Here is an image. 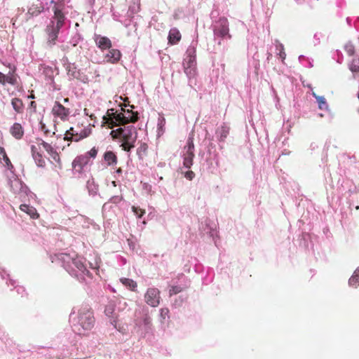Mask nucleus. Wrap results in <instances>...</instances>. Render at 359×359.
<instances>
[{
	"mask_svg": "<svg viewBox=\"0 0 359 359\" xmlns=\"http://www.w3.org/2000/svg\"><path fill=\"white\" fill-rule=\"evenodd\" d=\"M50 259L53 263L60 264L69 275L76 278L79 281H84L86 277L90 276L83 259L75 252L55 254L50 256Z\"/></svg>",
	"mask_w": 359,
	"mask_h": 359,
	"instance_id": "1",
	"label": "nucleus"
},
{
	"mask_svg": "<svg viewBox=\"0 0 359 359\" xmlns=\"http://www.w3.org/2000/svg\"><path fill=\"white\" fill-rule=\"evenodd\" d=\"M69 322L75 334L88 336L95 326V318L92 309L85 305L72 309L69 315Z\"/></svg>",
	"mask_w": 359,
	"mask_h": 359,
	"instance_id": "2",
	"label": "nucleus"
},
{
	"mask_svg": "<svg viewBox=\"0 0 359 359\" xmlns=\"http://www.w3.org/2000/svg\"><path fill=\"white\" fill-rule=\"evenodd\" d=\"M50 4L53 5L52 8L53 16L46 27V32L47 34V44L52 47L56 44L59 32L65 24L66 16L63 11L65 4L62 1L51 0Z\"/></svg>",
	"mask_w": 359,
	"mask_h": 359,
	"instance_id": "3",
	"label": "nucleus"
},
{
	"mask_svg": "<svg viewBox=\"0 0 359 359\" xmlns=\"http://www.w3.org/2000/svg\"><path fill=\"white\" fill-rule=\"evenodd\" d=\"M138 119V114L130 109H121V111L108 109L107 114L102 117V126L113 128L118 126H124L135 123Z\"/></svg>",
	"mask_w": 359,
	"mask_h": 359,
	"instance_id": "4",
	"label": "nucleus"
},
{
	"mask_svg": "<svg viewBox=\"0 0 359 359\" xmlns=\"http://www.w3.org/2000/svg\"><path fill=\"white\" fill-rule=\"evenodd\" d=\"M120 127L116 130H112L110 135L113 140L120 143V147L123 150L129 152L135 147V143L137 140V133L133 126Z\"/></svg>",
	"mask_w": 359,
	"mask_h": 359,
	"instance_id": "5",
	"label": "nucleus"
},
{
	"mask_svg": "<svg viewBox=\"0 0 359 359\" xmlns=\"http://www.w3.org/2000/svg\"><path fill=\"white\" fill-rule=\"evenodd\" d=\"M134 324V330L140 337L144 338L152 333V320L147 306L135 310Z\"/></svg>",
	"mask_w": 359,
	"mask_h": 359,
	"instance_id": "6",
	"label": "nucleus"
},
{
	"mask_svg": "<svg viewBox=\"0 0 359 359\" xmlns=\"http://www.w3.org/2000/svg\"><path fill=\"white\" fill-rule=\"evenodd\" d=\"M214 33V39L219 40L218 43L221 44L222 39H228L231 38L229 34V22L224 18H219L212 24Z\"/></svg>",
	"mask_w": 359,
	"mask_h": 359,
	"instance_id": "7",
	"label": "nucleus"
},
{
	"mask_svg": "<svg viewBox=\"0 0 359 359\" xmlns=\"http://www.w3.org/2000/svg\"><path fill=\"white\" fill-rule=\"evenodd\" d=\"M92 132V129L89 126L81 127L76 126V127L71 128L67 131L65 139L78 142L85 137H88Z\"/></svg>",
	"mask_w": 359,
	"mask_h": 359,
	"instance_id": "8",
	"label": "nucleus"
},
{
	"mask_svg": "<svg viewBox=\"0 0 359 359\" xmlns=\"http://www.w3.org/2000/svg\"><path fill=\"white\" fill-rule=\"evenodd\" d=\"M9 184L13 192L18 194L21 198L32 196V194L30 192L28 187L20 180L15 176H13L9 179Z\"/></svg>",
	"mask_w": 359,
	"mask_h": 359,
	"instance_id": "9",
	"label": "nucleus"
},
{
	"mask_svg": "<svg viewBox=\"0 0 359 359\" xmlns=\"http://www.w3.org/2000/svg\"><path fill=\"white\" fill-rule=\"evenodd\" d=\"M183 158V165L186 168H190L193 165V158L194 157V144L192 137H189L186 145L182 151Z\"/></svg>",
	"mask_w": 359,
	"mask_h": 359,
	"instance_id": "10",
	"label": "nucleus"
},
{
	"mask_svg": "<svg viewBox=\"0 0 359 359\" xmlns=\"http://www.w3.org/2000/svg\"><path fill=\"white\" fill-rule=\"evenodd\" d=\"M145 302L151 307H157L160 304V291L156 287H149L144 294Z\"/></svg>",
	"mask_w": 359,
	"mask_h": 359,
	"instance_id": "11",
	"label": "nucleus"
},
{
	"mask_svg": "<svg viewBox=\"0 0 359 359\" xmlns=\"http://www.w3.org/2000/svg\"><path fill=\"white\" fill-rule=\"evenodd\" d=\"M55 118H59L62 121H67L70 114V109L65 107L59 102H55L51 111Z\"/></svg>",
	"mask_w": 359,
	"mask_h": 359,
	"instance_id": "12",
	"label": "nucleus"
},
{
	"mask_svg": "<svg viewBox=\"0 0 359 359\" xmlns=\"http://www.w3.org/2000/svg\"><path fill=\"white\" fill-rule=\"evenodd\" d=\"M105 50L106 53L103 54L104 62L115 64L120 60L121 53L119 50L110 48Z\"/></svg>",
	"mask_w": 359,
	"mask_h": 359,
	"instance_id": "13",
	"label": "nucleus"
},
{
	"mask_svg": "<svg viewBox=\"0 0 359 359\" xmlns=\"http://www.w3.org/2000/svg\"><path fill=\"white\" fill-rule=\"evenodd\" d=\"M31 151L36 165L43 168L46 165V161L41 153V144L32 145Z\"/></svg>",
	"mask_w": 359,
	"mask_h": 359,
	"instance_id": "14",
	"label": "nucleus"
},
{
	"mask_svg": "<svg viewBox=\"0 0 359 359\" xmlns=\"http://www.w3.org/2000/svg\"><path fill=\"white\" fill-rule=\"evenodd\" d=\"M183 66L184 73L191 81L196 75V62L184 60Z\"/></svg>",
	"mask_w": 359,
	"mask_h": 359,
	"instance_id": "15",
	"label": "nucleus"
},
{
	"mask_svg": "<svg viewBox=\"0 0 359 359\" xmlns=\"http://www.w3.org/2000/svg\"><path fill=\"white\" fill-rule=\"evenodd\" d=\"M94 40L97 46L104 52L111 47V42L110 39L106 36H103L99 34H95Z\"/></svg>",
	"mask_w": 359,
	"mask_h": 359,
	"instance_id": "16",
	"label": "nucleus"
},
{
	"mask_svg": "<svg viewBox=\"0 0 359 359\" xmlns=\"http://www.w3.org/2000/svg\"><path fill=\"white\" fill-rule=\"evenodd\" d=\"M90 158L84 154L77 156L72 162L73 168L76 170H81L83 166L86 165L90 162Z\"/></svg>",
	"mask_w": 359,
	"mask_h": 359,
	"instance_id": "17",
	"label": "nucleus"
},
{
	"mask_svg": "<svg viewBox=\"0 0 359 359\" xmlns=\"http://www.w3.org/2000/svg\"><path fill=\"white\" fill-rule=\"evenodd\" d=\"M208 156L206 158V163L209 169H215L219 164V156L216 151H211L208 149Z\"/></svg>",
	"mask_w": 359,
	"mask_h": 359,
	"instance_id": "18",
	"label": "nucleus"
},
{
	"mask_svg": "<svg viewBox=\"0 0 359 359\" xmlns=\"http://www.w3.org/2000/svg\"><path fill=\"white\" fill-rule=\"evenodd\" d=\"M37 144H41V147H42L55 161H60V157L57 152L50 144L44 142L43 140H40Z\"/></svg>",
	"mask_w": 359,
	"mask_h": 359,
	"instance_id": "19",
	"label": "nucleus"
},
{
	"mask_svg": "<svg viewBox=\"0 0 359 359\" xmlns=\"http://www.w3.org/2000/svg\"><path fill=\"white\" fill-rule=\"evenodd\" d=\"M196 46H197V41H192V42L191 43L190 46L188 47V48L186 51V55H185V57L184 58V60L196 62Z\"/></svg>",
	"mask_w": 359,
	"mask_h": 359,
	"instance_id": "20",
	"label": "nucleus"
},
{
	"mask_svg": "<svg viewBox=\"0 0 359 359\" xmlns=\"http://www.w3.org/2000/svg\"><path fill=\"white\" fill-rule=\"evenodd\" d=\"M229 133V128L226 125L223 124L221 126L218 127L216 130V137L217 140L219 142H224Z\"/></svg>",
	"mask_w": 359,
	"mask_h": 359,
	"instance_id": "21",
	"label": "nucleus"
},
{
	"mask_svg": "<svg viewBox=\"0 0 359 359\" xmlns=\"http://www.w3.org/2000/svg\"><path fill=\"white\" fill-rule=\"evenodd\" d=\"M103 158L108 166H114L117 164V156L112 151H107L104 152Z\"/></svg>",
	"mask_w": 359,
	"mask_h": 359,
	"instance_id": "22",
	"label": "nucleus"
},
{
	"mask_svg": "<svg viewBox=\"0 0 359 359\" xmlns=\"http://www.w3.org/2000/svg\"><path fill=\"white\" fill-rule=\"evenodd\" d=\"M11 135L17 140H20L24 135L22 126L19 123H15L10 129Z\"/></svg>",
	"mask_w": 359,
	"mask_h": 359,
	"instance_id": "23",
	"label": "nucleus"
},
{
	"mask_svg": "<svg viewBox=\"0 0 359 359\" xmlns=\"http://www.w3.org/2000/svg\"><path fill=\"white\" fill-rule=\"evenodd\" d=\"M119 280L121 284L128 290L133 292H135L137 290V284L133 279L128 278H121Z\"/></svg>",
	"mask_w": 359,
	"mask_h": 359,
	"instance_id": "24",
	"label": "nucleus"
},
{
	"mask_svg": "<svg viewBox=\"0 0 359 359\" xmlns=\"http://www.w3.org/2000/svg\"><path fill=\"white\" fill-rule=\"evenodd\" d=\"M20 208L22 211L26 212L28 215H29L30 217L32 219H36L39 217L36 208L32 206H30L27 204H22L20 205Z\"/></svg>",
	"mask_w": 359,
	"mask_h": 359,
	"instance_id": "25",
	"label": "nucleus"
},
{
	"mask_svg": "<svg viewBox=\"0 0 359 359\" xmlns=\"http://www.w3.org/2000/svg\"><path fill=\"white\" fill-rule=\"evenodd\" d=\"M181 39V34L179 30L176 28H172L170 30L168 34V41L172 44L177 43Z\"/></svg>",
	"mask_w": 359,
	"mask_h": 359,
	"instance_id": "26",
	"label": "nucleus"
},
{
	"mask_svg": "<svg viewBox=\"0 0 359 359\" xmlns=\"http://www.w3.org/2000/svg\"><path fill=\"white\" fill-rule=\"evenodd\" d=\"M86 187L90 196H95L98 193V185L95 184L93 179H89L86 183Z\"/></svg>",
	"mask_w": 359,
	"mask_h": 359,
	"instance_id": "27",
	"label": "nucleus"
},
{
	"mask_svg": "<svg viewBox=\"0 0 359 359\" xmlns=\"http://www.w3.org/2000/svg\"><path fill=\"white\" fill-rule=\"evenodd\" d=\"M15 81V78L13 74L9 72L8 74H4L0 72V83L2 85H5L6 83L14 84Z\"/></svg>",
	"mask_w": 359,
	"mask_h": 359,
	"instance_id": "28",
	"label": "nucleus"
},
{
	"mask_svg": "<svg viewBox=\"0 0 359 359\" xmlns=\"http://www.w3.org/2000/svg\"><path fill=\"white\" fill-rule=\"evenodd\" d=\"M11 104L13 108V109L17 113H22L24 110V104L22 103V101L19 98H13L11 100Z\"/></svg>",
	"mask_w": 359,
	"mask_h": 359,
	"instance_id": "29",
	"label": "nucleus"
},
{
	"mask_svg": "<svg viewBox=\"0 0 359 359\" xmlns=\"http://www.w3.org/2000/svg\"><path fill=\"white\" fill-rule=\"evenodd\" d=\"M8 285L13 286L14 289L16 290V292L20 294L21 297H23L25 294H26V290L23 286L16 285H15V280L13 279H9L8 281L6 283Z\"/></svg>",
	"mask_w": 359,
	"mask_h": 359,
	"instance_id": "30",
	"label": "nucleus"
},
{
	"mask_svg": "<svg viewBox=\"0 0 359 359\" xmlns=\"http://www.w3.org/2000/svg\"><path fill=\"white\" fill-rule=\"evenodd\" d=\"M3 159L5 163V165L7 168L11 170L13 168V166L6 155V151L4 147H0V160Z\"/></svg>",
	"mask_w": 359,
	"mask_h": 359,
	"instance_id": "31",
	"label": "nucleus"
},
{
	"mask_svg": "<svg viewBox=\"0 0 359 359\" xmlns=\"http://www.w3.org/2000/svg\"><path fill=\"white\" fill-rule=\"evenodd\" d=\"M140 10V4L135 0H130L128 11V15L131 17Z\"/></svg>",
	"mask_w": 359,
	"mask_h": 359,
	"instance_id": "32",
	"label": "nucleus"
},
{
	"mask_svg": "<svg viewBox=\"0 0 359 359\" xmlns=\"http://www.w3.org/2000/svg\"><path fill=\"white\" fill-rule=\"evenodd\" d=\"M348 283L351 286L355 287L359 285V267L356 269L353 276L349 278Z\"/></svg>",
	"mask_w": 359,
	"mask_h": 359,
	"instance_id": "33",
	"label": "nucleus"
},
{
	"mask_svg": "<svg viewBox=\"0 0 359 359\" xmlns=\"http://www.w3.org/2000/svg\"><path fill=\"white\" fill-rule=\"evenodd\" d=\"M312 95L316 99L318 107L320 109H324L327 107L326 100L323 96H319L313 91L312 92Z\"/></svg>",
	"mask_w": 359,
	"mask_h": 359,
	"instance_id": "34",
	"label": "nucleus"
},
{
	"mask_svg": "<svg viewBox=\"0 0 359 359\" xmlns=\"http://www.w3.org/2000/svg\"><path fill=\"white\" fill-rule=\"evenodd\" d=\"M114 312V307L112 305H108L106 306V308L104 309V313L107 316H108L109 318L111 317L112 318H114V317L113 316ZM111 323L112 325H114V326L116 328L115 319H111Z\"/></svg>",
	"mask_w": 359,
	"mask_h": 359,
	"instance_id": "35",
	"label": "nucleus"
},
{
	"mask_svg": "<svg viewBox=\"0 0 359 359\" xmlns=\"http://www.w3.org/2000/svg\"><path fill=\"white\" fill-rule=\"evenodd\" d=\"M159 317L161 323H164L167 318H169V309L168 308H161L159 310Z\"/></svg>",
	"mask_w": 359,
	"mask_h": 359,
	"instance_id": "36",
	"label": "nucleus"
},
{
	"mask_svg": "<svg viewBox=\"0 0 359 359\" xmlns=\"http://www.w3.org/2000/svg\"><path fill=\"white\" fill-rule=\"evenodd\" d=\"M132 210L137 218H141L145 214V210L139 207L133 206Z\"/></svg>",
	"mask_w": 359,
	"mask_h": 359,
	"instance_id": "37",
	"label": "nucleus"
},
{
	"mask_svg": "<svg viewBox=\"0 0 359 359\" xmlns=\"http://www.w3.org/2000/svg\"><path fill=\"white\" fill-rule=\"evenodd\" d=\"M182 290H183V288L180 285L171 286L169 290V294L170 296L173 295V294H177L180 293V292H182Z\"/></svg>",
	"mask_w": 359,
	"mask_h": 359,
	"instance_id": "38",
	"label": "nucleus"
},
{
	"mask_svg": "<svg viewBox=\"0 0 359 359\" xmlns=\"http://www.w3.org/2000/svg\"><path fill=\"white\" fill-rule=\"evenodd\" d=\"M345 50L349 55H353L355 53V47L351 43H347L345 45Z\"/></svg>",
	"mask_w": 359,
	"mask_h": 359,
	"instance_id": "39",
	"label": "nucleus"
},
{
	"mask_svg": "<svg viewBox=\"0 0 359 359\" xmlns=\"http://www.w3.org/2000/svg\"><path fill=\"white\" fill-rule=\"evenodd\" d=\"M114 207V205L112 204L109 201L106 202L102 206V212L103 213L107 212L112 210Z\"/></svg>",
	"mask_w": 359,
	"mask_h": 359,
	"instance_id": "40",
	"label": "nucleus"
},
{
	"mask_svg": "<svg viewBox=\"0 0 359 359\" xmlns=\"http://www.w3.org/2000/svg\"><path fill=\"white\" fill-rule=\"evenodd\" d=\"M86 154L90 159L95 158L97 154V150L93 147L89 151L86 152Z\"/></svg>",
	"mask_w": 359,
	"mask_h": 359,
	"instance_id": "41",
	"label": "nucleus"
},
{
	"mask_svg": "<svg viewBox=\"0 0 359 359\" xmlns=\"http://www.w3.org/2000/svg\"><path fill=\"white\" fill-rule=\"evenodd\" d=\"M109 201L115 205L122 201V197L120 196H112Z\"/></svg>",
	"mask_w": 359,
	"mask_h": 359,
	"instance_id": "42",
	"label": "nucleus"
},
{
	"mask_svg": "<svg viewBox=\"0 0 359 359\" xmlns=\"http://www.w3.org/2000/svg\"><path fill=\"white\" fill-rule=\"evenodd\" d=\"M184 176L185 178H187V180H193V178L195 177V174L193 171L191 170H188V171H186L184 173Z\"/></svg>",
	"mask_w": 359,
	"mask_h": 359,
	"instance_id": "43",
	"label": "nucleus"
},
{
	"mask_svg": "<svg viewBox=\"0 0 359 359\" xmlns=\"http://www.w3.org/2000/svg\"><path fill=\"white\" fill-rule=\"evenodd\" d=\"M99 260H100V259H96L94 264L90 263V262L89 263L90 266V268L92 269L96 270V269H97L99 268V266H100V262H99Z\"/></svg>",
	"mask_w": 359,
	"mask_h": 359,
	"instance_id": "44",
	"label": "nucleus"
},
{
	"mask_svg": "<svg viewBox=\"0 0 359 359\" xmlns=\"http://www.w3.org/2000/svg\"><path fill=\"white\" fill-rule=\"evenodd\" d=\"M165 118H163V117H161L158 118V129H161L163 126L165 125Z\"/></svg>",
	"mask_w": 359,
	"mask_h": 359,
	"instance_id": "45",
	"label": "nucleus"
},
{
	"mask_svg": "<svg viewBox=\"0 0 359 359\" xmlns=\"http://www.w3.org/2000/svg\"><path fill=\"white\" fill-rule=\"evenodd\" d=\"M147 148V146L146 144H141V146L137 149V154H140V153L142 151H145Z\"/></svg>",
	"mask_w": 359,
	"mask_h": 359,
	"instance_id": "46",
	"label": "nucleus"
},
{
	"mask_svg": "<svg viewBox=\"0 0 359 359\" xmlns=\"http://www.w3.org/2000/svg\"><path fill=\"white\" fill-rule=\"evenodd\" d=\"M351 70L352 72H358L359 71V62H358V64L357 65H355V64H352L351 65Z\"/></svg>",
	"mask_w": 359,
	"mask_h": 359,
	"instance_id": "47",
	"label": "nucleus"
},
{
	"mask_svg": "<svg viewBox=\"0 0 359 359\" xmlns=\"http://www.w3.org/2000/svg\"><path fill=\"white\" fill-rule=\"evenodd\" d=\"M208 233L210 234L211 236L214 237L215 235L217 234V231H216L215 228L213 229V228L211 227L210 228V231Z\"/></svg>",
	"mask_w": 359,
	"mask_h": 359,
	"instance_id": "48",
	"label": "nucleus"
},
{
	"mask_svg": "<svg viewBox=\"0 0 359 359\" xmlns=\"http://www.w3.org/2000/svg\"><path fill=\"white\" fill-rule=\"evenodd\" d=\"M113 18L115 20L121 21L119 17L115 13H113Z\"/></svg>",
	"mask_w": 359,
	"mask_h": 359,
	"instance_id": "49",
	"label": "nucleus"
},
{
	"mask_svg": "<svg viewBox=\"0 0 359 359\" xmlns=\"http://www.w3.org/2000/svg\"><path fill=\"white\" fill-rule=\"evenodd\" d=\"M280 56L283 59H284V58H285V53L284 52L280 51Z\"/></svg>",
	"mask_w": 359,
	"mask_h": 359,
	"instance_id": "50",
	"label": "nucleus"
},
{
	"mask_svg": "<svg viewBox=\"0 0 359 359\" xmlns=\"http://www.w3.org/2000/svg\"><path fill=\"white\" fill-rule=\"evenodd\" d=\"M60 48L62 49V50H66L67 48H68V46H65V45H62L60 46Z\"/></svg>",
	"mask_w": 359,
	"mask_h": 359,
	"instance_id": "51",
	"label": "nucleus"
},
{
	"mask_svg": "<svg viewBox=\"0 0 359 359\" xmlns=\"http://www.w3.org/2000/svg\"><path fill=\"white\" fill-rule=\"evenodd\" d=\"M122 172V170L121 168H118L117 170H116V173L118 174H121Z\"/></svg>",
	"mask_w": 359,
	"mask_h": 359,
	"instance_id": "52",
	"label": "nucleus"
},
{
	"mask_svg": "<svg viewBox=\"0 0 359 359\" xmlns=\"http://www.w3.org/2000/svg\"><path fill=\"white\" fill-rule=\"evenodd\" d=\"M88 1L90 4H94L95 0H88Z\"/></svg>",
	"mask_w": 359,
	"mask_h": 359,
	"instance_id": "53",
	"label": "nucleus"
},
{
	"mask_svg": "<svg viewBox=\"0 0 359 359\" xmlns=\"http://www.w3.org/2000/svg\"><path fill=\"white\" fill-rule=\"evenodd\" d=\"M64 102H69V99L68 98H65L64 99Z\"/></svg>",
	"mask_w": 359,
	"mask_h": 359,
	"instance_id": "54",
	"label": "nucleus"
},
{
	"mask_svg": "<svg viewBox=\"0 0 359 359\" xmlns=\"http://www.w3.org/2000/svg\"><path fill=\"white\" fill-rule=\"evenodd\" d=\"M84 111H85V114H86V115H88V110H87L86 109H84Z\"/></svg>",
	"mask_w": 359,
	"mask_h": 359,
	"instance_id": "55",
	"label": "nucleus"
},
{
	"mask_svg": "<svg viewBox=\"0 0 359 359\" xmlns=\"http://www.w3.org/2000/svg\"><path fill=\"white\" fill-rule=\"evenodd\" d=\"M76 43H77V41H74V43H73V46H75L76 45Z\"/></svg>",
	"mask_w": 359,
	"mask_h": 359,
	"instance_id": "56",
	"label": "nucleus"
},
{
	"mask_svg": "<svg viewBox=\"0 0 359 359\" xmlns=\"http://www.w3.org/2000/svg\"><path fill=\"white\" fill-rule=\"evenodd\" d=\"M358 113H359V108H358Z\"/></svg>",
	"mask_w": 359,
	"mask_h": 359,
	"instance_id": "57",
	"label": "nucleus"
}]
</instances>
